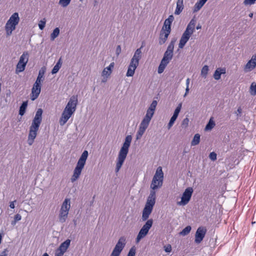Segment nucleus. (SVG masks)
Returning <instances> with one entry per match:
<instances>
[{
  "label": "nucleus",
  "instance_id": "nucleus-1",
  "mask_svg": "<svg viewBox=\"0 0 256 256\" xmlns=\"http://www.w3.org/2000/svg\"><path fill=\"white\" fill-rule=\"evenodd\" d=\"M43 110L42 108H38L36 114L34 118L32 120V125L30 128V132L28 136V144L31 146L34 142L37 132L42 121V114Z\"/></svg>",
  "mask_w": 256,
  "mask_h": 256
},
{
  "label": "nucleus",
  "instance_id": "nucleus-2",
  "mask_svg": "<svg viewBox=\"0 0 256 256\" xmlns=\"http://www.w3.org/2000/svg\"><path fill=\"white\" fill-rule=\"evenodd\" d=\"M132 140V137L130 135L127 136L125 138L124 142L118 154L116 167V172L120 170L126 158Z\"/></svg>",
  "mask_w": 256,
  "mask_h": 256
},
{
  "label": "nucleus",
  "instance_id": "nucleus-3",
  "mask_svg": "<svg viewBox=\"0 0 256 256\" xmlns=\"http://www.w3.org/2000/svg\"><path fill=\"white\" fill-rule=\"evenodd\" d=\"M176 39H172L168 44L166 51L164 53V56L158 68V73L162 74L164 71L166 67L171 60L173 56V52Z\"/></svg>",
  "mask_w": 256,
  "mask_h": 256
},
{
  "label": "nucleus",
  "instance_id": "nucleus-4",
  "mask_svg": "<svg viewBox=\"0 0 256 256\" xmlns=\"http://www.w3.org/2000/svg\"><path fill=\"white\" fill-rule=\"evenodd\" d=\"M88 153L87 150H84L80 156L75 167L73 174L70 178L72 182H74L77 180L82 172L83 168L86 164V159L88 157Z\"/></svg>",
  "mask_w": 256,
  "mask_h": 256
},
{
  "label": "nucleus",
  "instance_id": "nucleus-5",
  "mask_svg": "<svg viewBox=\"0 0 256 256\" xmlns=\"http://www.w3.org/2000/svg\"><path fill=\"white\" fill-rule=\"evenodd\" d=\"M196 22V20L194 18H193L188 24L186 30L182 34L180 40L178 44V47L180 48H182L184 46L186 42L189 40L190 37L194 32Z\"/></svg>",
  "mask_w": 256,
  "mask_h": 256
},
{
  "label": "nucleus",
  "instance_id": "nucleus-6",
  "mask_svg": "<svg viewBox=\"0 0 256 256\" xmlns=\"http://www.w3.org/2000/svg\"><path fill=\"white\" fill-rule=\"evenodd\" d=\"M156 192L150 190V194L147 198V200L142 210V220L143 221L146 220L152 212L153 207L156 203Z\"/></svg>",
  "mask_w": 256,
  "mask_h": 256
},
{
  "label": "nucleus",
  "instance_id": "nucleus-7",
  "mask_svg": "<svg viewBox=\"0 0 256 256\" xmlns=\"http://www.w3.org/2000/svg\"><path fill=\"white\" fill-rule=\"evenodd\" d=\"M19 22L18 14V12L14 13L7 21L5 26V30L7 36L12 34V31L16 29V26L18 24Z\"/></svg>",
  "mask_w": 256,
  "mask_h": 256
},
{
  "label": "nucleus",
  "instance_id": "nucleus-8",
  "mask_svg": "<svg viewBox=\"0 0 256 256\" xmlns=\"http://www.w3.org/2000/svg\"><path fill=\"white\" fill-rule=\"evenodd\" d=\"M164 178V173L162 170V168L159 166L156 169V174L153 177L152 184H150V188L152 190H154L159 188H160L162 185Z\"/></svg>",
  "mask_w": 256,
  "mask_h": 256
},
{
  "label": "nucleus",
  "instance_id": "nucleus-9",
  "mask_svg": "<svg viewBox=\"0 0 256 256\" xmlns=\"http://www.w3.org/2000/svg\"><path fill=\"white\" fill-rule=\"evenodd\" d=\"M70 200L66 198L61 206L58 216L59 221L64 223L66 222L70 208Z\"/></svg>",
  "mask_w": 256,
  "mask_h": 256
},
{
  "label": "nucleus",
  "instance_id": "nucleus-10",
  "mask_svg": "<svg viewBox=\"0 0 256 256\" xmlns=\"http://www.w3.org/2000/svg\"><path fill=\"white\" fill-rule=\"evenodd\" d=\"M153 220L152 219L148 220L146 224L142 226L136 238V242L138 243L141 239L145 237L148 234L150 229L152 226Z\"/></svg>",
  "mask_w": 256,
  "mask_h": 256
},
{
  "label": "nucleus",
  "instance_id": "nucleus-11",
  "mask_svg": "<svg viewBox=\"0 0 256 256\" xmlns=\"http://www.w3.org/2000/svg\"><path fill=\"white\" fill-rule=\"evenodd\" d=\"M126 244V240L124 236L120 237L115 246L110 256H120Z\"/></svg>",
  "mask_w": 256,
  "mask_h": 256
},
{
  "label": "nucleus",
  "instance_id": "nucleus-12",
  "mask_svg": "<svg viewBox=\"0 0 256 256\" xmlns=\"http://www.w3.org/2000/svg\"><path fill=\"white\" fill-rule=\"evenodd\" d=\"M193 191L192 188H187L182 194L181 200L178 202L177 204L179 206H185L188 204L190 200Z\"/></svg>",
  "mask_w": 256,
  "mask_h": 256
},
{
  "label": "nucleus",
  "instance_id": "nucleus-13",
  "mask_svg": "<svg viewBox=\"0 0 256 256\" xmlns=\"http://www.w3.org/2000/svg\"><path fill=\"white\" fill-rule=\"evenodd\" d=\"M142 48V46L140 48H138L134 52V54L130 60L129 66L131 67H138L139 64V61L142 58V50L141 48Z\"/></svg>",
  "mask_w": 256,
  "mask_h": 256
},
{
  "label": "nucleus",
  "instance_id": "nucleus-14",
  "mask_svg": "<svg viewBox=\"0 0 256 256\" xmlns=\"http://www.w3.org/2000/svg\"><path fill=\"white\" fill-rule=\"evenodd\" d=\"M206 232V229L205 227H199L196 232L194 242L197 244H200L204 238Z\"/></svg>",
  "mask_w": 256,
  "mask_h": 256
},
{
  "label": "nucleus",
  "instance_id": "nucleus-15",
  "mask_svg": "<svg viewBox=\"0 0 256 256\" xmlns=\"http://www.w3.org/2000/svg\"><path fill=\"white\" fill-rule=\"evenodd\" d=\"M74 113L72 111L64 108L59 120L60 125H64Z\"/></svg>",
  "mask_w": 256,
  "mask_h": 256
},
{
  "label": "nucleus",
  "instance_id": "nucleus-16",
  "mask_svg": "<svg viewBox=\"0 0 256 256\" xmlns=\"http://www.w3.org/2000/svg\"><path fill=\"white\" fill-rule=\"evenodd\" d=\"M78 102V96L74 95L70 97L65 108L74 112L76 110Z\"/></svg>",
  "mask_w": 256,
  "mask_h": 256
},
{
  "label": "nucleus",
  "instance_id": "nucleus-17",
  "mask_svg": "<svg viewBox=\"0 0 256 256\" xmlns=\"http://www.w3.org/2000/svg\"><path fill=\"white\" fill-rule=\"evenodd\" d=\"M41 90V84L37 82H34L32 89V93L30 94V99L32 100H34L36 99Z\"/></svg>",
  "mask_w": 256,
  "mask_h": 256
},
{
  "label": "nucleus",
  "instance_id": "nucleus-18",
  "mask_svg": "<svg viewBox=\"0 0 256 256\" xmlns=\"http://www.w3.org/2000/svg\"><path fill=\"white\" fill-rule=\"evenodd\" d=\"M256 66V56H253L247 62L244 68L245 72H248L254 70Z\"/></svg>",
  "mask_w": 256,
  "mask_h": 256
},
{
  "label": "nucleus",
  "instance_id": "nucleus-19",
  "mask_svg": "<svg viewBox=\"0 0 256 256\" xmlns=\"http://www.w3.org/2000/svg\"><path fill=\"white\" fill-rule=\"evenodd\" d=\"M170 34L168 33V32H160V37H159V42L158 43L160 45H162L164 44L166 41L167 40Z\"/></svg>",
  "mask_w": 256,
  "mask_h": 256
},
{
  "label": "nucleus",
  "instance_id": "nucleus-20",
  "mask_svg": "<svg viewBox=\"0 0 256 256\" xmlns=\"http://www.w3.org/2000/svg\"><path fill=\"white\" fill-rule=\"evenodd\" d=\"M226 73V69L224 68H217L214 72V78L216 80H219L222 74Z\"/></svg>",
  "mask_w": 256,
  "mask_h": 256
},
{
  "label": "nucleus",
  "instance_id": "nucleus-21",
  "mask_svg": "<svg viewBox=\"0 0 256 256\" xmlns=\"http://www.w3.org/2000/svg\"><path fill=\"white\" fill-rule=\"evenodd\" d=\"M184 0H178L176 2V7L174 12L175 14H179L182 12L184 8Z\"/></svg>",
  "mask_w": 256,
  "mask_h": 256
},
{
  "label": "nucleus",
  "instance_id": "nucleus-22",
  "mask_svg": "<svg viewBox=\"0 0 256 256\" xmlns=\"http://www.w3.org/2000/svg\"><path fill=\"white\" fill-rule=\"evenodd\" d=\"M208 0H199L194 4V12H196L198 11L204 4Z\"/></svg>",
  "mask_w": 256,
  "mask_h": 256
},
{
  "label": "nucleus",
  "instance_id": "nucleus-23",
  "mask_svg": "<svg viewBox=\"0 0 256 256\" xmlns=\"http://www.w3.org/2000/svg\"><path fill=\"white\" fill-rule=\"evenodd\" d=\"M70 240L69 239H67L64 242H62L60 244L58 248L62 250L64 252H66V250H68V247L70 246Z\"/></svg>",
  "mask_w": 256,
  "mask_h": 256
},
{
  "label": "nucleus",
  "instance_id": "nucleus-24",
  "mask_svg": "<svg viewBox=\"0 0 256 256\" xmlns=\"http://www.w3.org/2000/svg\"><path fill=\"white\" fill-rule=\"evenodd\" d=\"M29 58V54L28 52H24L20 56L19 61L22 63L25 64L26 65L28 62Z\"/></svg>",
  "mask_w": 256,
  "mask_h": 256
},
{
  "label": "nucleus",
  "instance_id": "nucleus-25",
  "mask_svg": "<svg viewBox=\"0 0 256 256\" xmlns=\"http://www.w3.org/2000/svg\"><path fill=\"white\" fill-rule=\"evenodd\" d=\"M26 66V64H25L20 62V61H18L16 69V74H18L20 72H22L25 70Z\"/></svg>",
  "mask_w": 256,
  "mask_h": 256
},
{
  "label": "nucleus",
  "instance_id": "nucleus-26",
  "mask_svg": "<svg viewBox=\"0 0 256 256\" xmlns=\"http://www.w3.org/2000/svg\"><path fill=\"white\" fill-rule=\"evenodd\" d=\"M62 66V59L60 58L56 64L54 66V68L52 70V74L57 73Z\"/></svg>",
  "mask_w": 256,
  "mask_h": 256
},
{
  "label": "nucleus",
  "instance_id": "nucleus-27",
  "mask_svg": "<svg viewBox=\"0 0 256 256\" xmlns=\"http://www.w3.org/2000/svg\"><path fill=\"white\" fill-rule=\"evenodd\" d=\"M28 106V101L24 102L22 105L20 106L19 110V114L21 116H23Z\"/></svg>",
  "mask_w": 256,
  "mask_h": 256
},
{
  "label": "nucleus",
  "instance_id": "nucleus-28",
  "mask_svg": "<svg viewBox=\"0 0 256 256\" xmlns=\"http://www.w3.org/2000/svg\"><path fill=\"white\" fill-rule=\"evenodd\" d=\"M200 134H196L194 136L193 139L191 142V146H194L198 145L200 143Z\"/></svg>",
  "mask_w": 256,
  "mask_h": 256
},
{
  "label": "nucleus",
  "instance_id": "nucleus-29",
  "mask_svg": "<svg viewBox=\"0 0 256 256\" xmlns=\"http://www.w3.org/2000/svg\"><path fill=\"white\" fill-rule=\"evenodd\" d=\"M44 70L42 69L40 70L38 72V76L35 82H37L38 84H40L41 82H42L44 80Z\"/></svg>",
  "mask_w": 256,
  "mask_h": 256
},
{
  "label": "nucleus",
  "instance_id": "nucleus-30",
  "mask_svg": "<svg viewBox=\"0 0 256 256\" xmlns=\"http://www.w3.org/2000/svg\"><path fill=\"white\" fill-rule=\"evenodd\" d=\"M60 34V29L58 28H55L52 32L50 34V40H54Z\"/></svg>",
  "mask_w": 256,
  "mask_h": 256
},
{
  "label": "nucleus",
  "instance_id": "nucleus-31",
  "mask_svg": "<svg viewBox=\"0 0 256 256\" xmlns=\"http://www.w3.org/2000/svg\"><path fill=\"white\" fill-rule=\"evenodd\" d=\"M137 67H131L130 66H128L126 76H132L134 74L135 70Z\"/></svg>",
  "mask_w": 256,
  "mask_h": 256
},
{
  "label": "nucleus",
  "instance_id": "nucleus-32",
  "mask_svg": "<svg viewBox=\"0 0 256 256\" xmlns=\"http://www.w3.org/2000/svg\"><path fill=\"white\" fill-rule=\"evenodd\" d=\"M150 122V121L144 118L140 125V127L142 128V129L146 130V129L148 128Z\"/></svg>",
  "mask_w": 256,
  "mask_h": 256
},
{
  "label": "nucleus",
  "instance_id": "nucleus-33",
  "mask_svg": "<svg viewBox=\"0 0 256 256\" xmlns=\"http://www.w3.org/2000/svg\"><path fill=\"white\" fill-rule=\"evenodd\" d=\"M209 68L207 65L204 66L201 70V76L204 78H206Z\"/></svg>",
  "mask_w": 256,
  "mask_h": 256
},
{
  "label": "nucleus",
  "instance_id": "nucleus-34",
  "mask_svg": "<svg viewBox=\"0 0 256 256\" xmlns=\"http://www.w3.org/2000/svg\"><path fill=\"white\" fill-rule=\"evenodd\" d=\"M212 118H211L208 123L206 124L205 130H212L215 126V122L212 120Z\"/></svg>",
  "mask_w": 256,
  "mask_h": 256
},
{
  "label": "nucleus",
  "instance_id": "nucleus-35",
  "mask_svg": "<svg viewBox=\"0 0 256 256\" xmlns=\"http://www.w3.org/2000/svg\"><path fill=\"white\" fill-rule=\"evenodd\" d=\"M191 229L192 228L190 226H186L182 230V232H180V234L182 236H186L190 232Z\"/></svg>",
  "mask_w": 256,
  "mask_h": 256
},
{
  "label": "nucleus",
  "instance_id": "nucleus-36",
  "mask_svg": "<svg viewBox=\"0 0 256 256\" xmlns=\"http://www.w3.org/2000/svg\"><path fill=\"white\" fill-rule=\"evenodd\" d=\"M154 114V112H152L147 110L146 114L144 118L150 122Z\"/></svg>",
  "mask_w": 256,
  "mask_h": 256
},
{
  "label": "nucleus",
  "instance_id": "nucleus-37",
  "mask_svg": "<svg viewBox=\"0 0 256 256\" xmlns=\"http://www.w3.org/2000/svg\"><path fill=\"white\" fill-rule=\"evenodd\" d=\"M157 104H158L157 101L156 100H154L150 104L149 108H148V110L152 111V112H154Z\"/></svg>",
  "mask_w": 256,
  "mask_h": 256
},
{
  "label": "nucleus",
  "instance_id": "nucleus-38",
  "mask_svg": "<svg viewBox=\"0 0 256 256\" xmlns=\"http://www.w3.org/2000/svg\"><path fill=\"white\" fill-rule=\"evenodd\" d=\"M174 20V17L173 15H170V16H169L168 18L165 20L164 24H166L167 26H171L172 23V22Z\"/></svg>",
  "mask_w": 256,
  "mask_h": 256
},
{
  "label": "nucleus",
  "instance_id": "nucleus-39",
  "mask_svg": "<svg viewBox=\"0 0 256 256\" xmlns=\"http://www.w3.org/2000/svg\"><path fill=\"white\" fill-rule=\"evenodd\" d=\"M161 32H168V33L170 34L171 32L170 26H167L166 24H164V26L162 28Z\"/></svg>",
  "mask_w": 256,
  "mask_h": 256
},
{
  "label": "nucleus",
  "instance_id": "nucleus-40",
  "mask_svg": "<svg viewBox=\"0 0 256 256\" xmlns=\"http://www.w3.org/2000/svg\"><path fill=\"white\" fill-rule=\"evenodd\" d=\"M71 0H60L59 4L62 7H66L70 2Z\"/></svg>",
  "mask_w": 256,
  "mask_h": 256
},
{
  "label": "nucleus",
  "instance_id": "nucleus-41",
  "mask_svg": "<svg viewBox=\"0 0 256 256\" xmlns=\"http://www.w3.org/2000/svg\"><path fill=\"white\" fill-rule=\"evenodd\" d=\"M22 219V216L20 214H18L14 216V220L12 222V224L14 226L16 224V222Z\"/></svg>",
  "mask_w": 256,
  "mask_h": 256
},
{
  "label": "nucleus",
  "instance_id": "nucleus-42",
  "mask_svg": "<svg viewBox=\"0 0 256 256\" xmlns=\"http://www.w3.org/2000/svg\"><path fill=\"white\" fill-rule=\"evenodd\" d=\"M136 252V249L134 246H132L127 256H135Z\"/></svg>",
  "mask_w": 256,
  "mask_h": 256
},
{
  "label": "nucleus",
  "instance_id": "nucleus-43",
  "mask_svg": "<svg viewBox=\"0 0 256 256\" xmlns=\"http://www.w3.org/2000/svg\"><path fill=\"white\" fill-rule=\"evenodd\" d=\"M111 74V72L108 70L104 68L102 72V76H106V78H108L110 75Z\"/></svg>",
  "mask_w": 256,
  "mask_h": 256
},
{
  "label": "nucleus",
  "instance_id": "nucleus-44",
  "mask_svg": "<svg viewBox=\"0 0 256 256\" xmlns=\"http://www.w3.org/2000/svg\"><path fill=\"white\" fill-rule=\"evenodd\" d=\"M46 21L44 18L38 24V27L40 30H42L44 28L46 25Z\"/></svg>",
  "mask_w": 256,
  "mask_h": 256
},
{
  "label": "nucleus",
  "instance_id": "nucleus-45",
  "mask_svg": "<svg viewBox=\"0 0 256 256\" xmlns=\"http://www.w3.org/2000/svg\"><path fill=\"white\" fill-rule=\"evenodd\" d=\"M64 252H65L62 251V250L60 249L59 248H58L56 250L54 256H62Z\"/></svg>",
  "mask_w": 256,
  "mask_h": 256
},
{
  "label": "nucleus",
  "instance_id": "nucleus-46",
  "mask_svg": "<svg viewBox=\"0 0 256 256\" xmlns=\"http://www.w3.org/2000/svg\"><path fill=\"white\" fill-rule=\"evenodd\" d=\"M250 89L251 90V94L252 95H256V84H254V83H252L250 86Z\"/></svg>",
  "mask_w": 256,
  "mask_h": 256
},
{
  "label": "nucleus",
  "instance_id": "nucleus-47",
  "mask_svg": "<svg viewBox=\"0 0 256 256\" xmlns=\"http://www.w3.org/2000/svg\"><path fill=\"white\" fill-rule=\"evenodd\" d=\"M209 157L212 160H215L216 159V154L214 152H212L210 153Z\"/></svg>",
  "mask_w": 256,
  "mask_h": 256
},
{
  "label": "nucleus",
  "instance_id": "nucleus-48",
  "mask_svg": "<svg viewBox=\"0 0 256 256\" xmlns=\"http://www.w3.org/2000/svg\"><path fill=\"white\" fill-rule=\"evenodd\" d=\"M256 0H244V3L246 5H252L254 4Z\"/></svg>",
  "mask_w": 256,
  "mask_h": 256
},
{
  "label": "nucleus",
  "instance_id": "nucleus-49",
  "mask_svg": "<svg viewBox=\"0 0 256 256\" xmlns=\"http://www.w3.org/2000/svg\"><path fill=\"white\" fill-rule=\"evenodd\" d=\"M189 122V120L188 118H184L182 122V125L185 126L186 127L188 126Z\"/></svg>",
  "mask_w": 256,
  "mask_h": 256
},
{
  "label": "nucleus",
  "instance_id": "nucleus-50",
  "mask_svg": "<svg viewBox=\"0 0 256 256\" xmlns=\"http://www.w3.org/2000/svg\"><path fill=\"white\" fill-rule=\"evenodd\" d=\"M242 112V109L241 108V107H239L237 110L236 112H235V114H236V116H238V117H240L241 116V114Z\"/></svg>",
  "mask_w": 256,
  "mask_h": 256
},
{
  "label": "nucleus",
  "instance_id": "nucleus-51",
  "mask_svg": "<svg viewBox=\"0 0 256 256\" xmlns=\"http://www.w3.org/2000/svg\"><path fill=\"white\" fill-rule=\"evenodd\" d=\"M114 62H111V63L109 65V66H108V67H106V68H106V70H110V72H112V68H114Z\"/></svg>",
  "mask_w": 256,
  "mask_h": 256
},
{
  "label": "nucleus",
  "instance_id": "nucleus-52",
  "mask_svg": "<svg viewBox=\"0 0 256 256\" xmlns=\"http://www.w3.org/2000/svg\"><path fill=\"white\" fill-rule=\"evenodd\" d=\"M182 103L179 104H178V106H177V107L175 109L174 112L180 113V110L182 108Z\"/></svg>",
  "mask_w": 256,
  "mask_h": 256
},
{
  "label": "nucleus",
  "instance_id": "nucleus-53",
  "mask_svg": "<svg viewBox=\"0 0 256 256\" xmlns=\"http://www.w3.org/2000/svg\"><path fill=\"white\" fill-rule=\"evenodd\" d=\"M121 52V47L120 46L118 45L117 46L116 50V53L117 56H118Z\"/></svg>",
  "mask_w": 256,
  "mask_h": 256
},
{
  "label": "nucleus",
  "instance_id": "nucleus-54",
  "mask_svg": "<svg viewBox=\"0 0 256 256\" xmlns=\"http://www.w3.org/2000/svg\"><path fill=\"white\" fill-rule=\"evenodd\" d=\"M145 131H146L145 130L142 129V128L139 127L138 130L137 132L138 133V134L143 135V134H144Z\"/></svg>",
  "mask_w": 256,
  "mask_h": 256
},
{
  "label": "nucleus",
  "instance_id": "nucleus-55",
  "mask_svg": "<svg viewBox=\"0 0 256 256\" xmlns=\"http://www.w3.org/2000/svg\"><path fill=\"white\" fill-rule=\"evenodd\" d=\"M7 252H8V249L7 248L4 249L2 252V254L0 255V256H7V254H6Z\"/></svg>",
  "mask_w": 256,
  "mask_h": 256
},
{
  "label": "nucleus",
  "instance_id": "nucleus-56",
  "mask_svg": "<svg viewBox=\"0 0 256 256\" xmlns=\"http://www.w3.org/2000/svg\"><path fill=\"white\" fill-rule=\"evenodd\" d=\"M172 250V248L170 245H168V246L166 248L165 251L167 252H170Z\"/></svg>",
  "mask_w": 256,
  "mask_h": 256
},
{
  "label": "nucleus",
  "instance_id": "nucleus-57",
  "mask_svg": "<svg viewBox=\"0 0 256 256\" xmlns=\"http://www.w3.org/2000/svg\"><path fill=\"white\" fill-rule=\"evenodd\" d=\"M16 202V200H14V202H11L10 204V207L11 208H14V202Z\"/></svg>",
  "mask_w": 256,
  "mask_h": 256
},
{
  "label": "nucleus",
  "instance_id": "nucleus-58",
  "mask_svg": "<svg viewBox=\"0 0 256 256\" xmlns=\"http://www.w3.org/2000/svg\"><path fill=\"white\" fill-rule=\"evenodd\" d=\"M189 90H190L189 87L186 86V92H185V94H184V97L186 96L188 94L189 92Z\"/></svg>",
  "mask_w": 256,
  "mask_h": 256
},
{
  "label": "nucleus",
  "instance_id": "nucleus-59",
  "mask_svg": "<svg viewBox=\"0 0 256 256\" xmlns=\"http://www.w3.org/2000/svg\"><path fill=\"white\" fill-rule=\"evenodd\" d=\"M174 124L172 122H169L168 125V128L169 130L170 129L172 126H173Z\"/></svg>",
  "mask_w": 256,
  "mask_h": 256
},
{
  "label": "nucleus",
  "instance_id": "nucleus-60",
  "mask_svg": "<svg viewBox=\"0 0 256 256\" xmlns=\"http://www.w3.org/2000/svg\"><path fill=\"white\" fill-rule=\"evenodd\" d=\"M176 118H174L173 116H172V118L170 119V122H172L173 124H174V122L176 121Z\"/></svg>",
  "mask_w": 256,
  "mask_h": 256
},
{
  "label": "nucleus",
  "instance_id": "nucleus-61",
  "mask_svg": "<svg viewBox=\"0 0 256 256\" xmlns=\"http://www.w3.org/2000/svg\"><path fill=\"white\" fill-rule=\"evenodd\" d=\"M178 114H179V113L174 112V114H173L172 116L177 118H178Z\"/></svg>",
  "mask_w": 256,
  "mask_h": 256
},
{
  "label": "nucleus",
  "instance_id": "nucleus-62",
  "mask_svg": "<svg viewBox=\"0 0 256 256\" xmlns=\"http://www.w3.org/2000/svg\"><path fill=\"white\" fill-rule=\"evenodd\" d=\"M178 114H179V113L174 112V114H173L172 116L177 118H178Z\"/></svg>",
  "mask_w": 256,
  "mask_h": 256
},
{
  "label": "nucleus",
  "instance_id": "nucleus-63",
  "mask_svg": "<svg viewBox=\"0 0 256 256\" xmlns=\"http://www.w3.org/2000/svg\"><path fill=\"white\" fill-rule=\"evenodd\" d=\"M190 80L189 78H188L186 80V86L189 87V84H190Z\"/></svg>",
  "mask_w": 256,
  "mask_h": 256
},
{
  "label": "nucleus",
  "instance_id": "nucleus-64",
  "mask_svg": "<svg viewBox=\"0 0 256 256\" xmlns=\"http://www.w3.org/2000/svg\"><path fill=\"white\" fill-rule=\"evenodd\" d=\"M142 135H140V134H138V133L137 132L136 133V140H138L140 138H141V137L142 136Z\"/></svg>",
  "mask_w": 256,
  "mask_h": 256
}]
</instances>
